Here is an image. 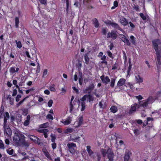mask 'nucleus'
Wrapping results in <instances>:
<instances>
[{
	"label": "nucleus",
	"mask_w": 161,
	"mask_h": 161,
	"mask_svg": "<svg viewBox=\"0 0 161 161\" xmlns=\"http://www.w3.org/2000/svg\"><path fill=\"white\" fill-rule=\"evenodd\" d=\"M13 140V144L16 146L28 147L29 146V143L25 140V136L20 131L15 132Z\"/></svg>",
	"instance_id": "nucleus-1"
},
{
	"label": "nucleus",
	"mask_w": 161,
	"mask_h": 161,
	"mask_svg": "<svg viewBox=\"0 0 161 161\" xmlns=\"http://www.w3.org/2000/svg\"><path fill=\"white\" fill-rule=\"evenodd\" d=\"M101 151L102 152L103 157H105L106 155V154H107L108 158L109 159V161H114V153L111 149L108 148L107 150L106 149H102Z\"/></svg>",
	"instance_id": "nucleus-2"
},
{
	"label": "nucleus",
	"mask_w": 161,
	"mask_h": 161,
	"mask_svg": "<svg viewBox=\"0 0 161 161\" xmlns=\"http://www.w3.org/2000/svg\"><path fill=\"white\" fill-rule=\"evenodd\" d=\"M154 99L152 97H149L147 99L140 101L139 105H138V108L142 107L144 108H146L148 105L150 103H152L154 101Z\"/></svg>",
	"instance_id": "nucleus-3"
},
{
	"label": "nucleus",
	"mask_w": 161,
	"mask_h": 161,
	"mask_svg": "<svg viewBox=\"0 0 161 161\" xmlns=\"http://www.w3.org/2000/svg\"><path fill=\"white\" fill-rule=\"evenodd\" d=\"M125 81L126 80L124 78L120 79L117 83V86L115 87L114 91L115 92L119 91L121 89L120 86L123 85L125 84Z\"/></svg>",
	"instance_id": "nucleus-4"
},
{
	"label": "nucleus",
	"mask_w": 161,
	"mask_h": 161,
	"mask_svg": "<svg viewBox=\"0 0 161 161\" xmlns=\"http://www.w3.org/2000/svg\"><path fill=\"white\" fill-rule=\"evenodd\" d=\"M153 48L156 52V53L161 52L160 50H159L158 45L161 43V42L159 39H155L152 41Z\"/></svg>",
	"instance_id": "nucleus-5"
},
{
	"label": "nucleus",
	"mask_w": 161,
	"mask_h": 161,
	"mask_svg": "<svg viewBox=\"0 0 161 161\" xmlns=\"http://www.w3.org/2000/svg\"><path fill=\"white\" fill-rule=\"evenodd\" d=\"M4 134L5 136H10L12 134V131L9 126L7 125H3Z\"/></svg>",
	"instance_id": "nucleus-6"
},
{
	"label": "nucleus",
	"mask_w": 161,
	"mask_h": 161,
	"mask_svg": "<svg viewBox=\"0 0 161 161\" xmlns=\"http://www.w3.org/2000/svg\"><path fill=\"white\" fill-rule=\"evenodd\" d=\"M95 87V85L93 83L90 84L87 87L83 90V92L85 94H90L92 92L93 90Z\"/></svg>",
	"instance_id": "nucleus-7"
},
{
	"label": "nucleus",
	"mask_w": 161,
	"mask_h": 161,
	"mask_svg": "<svg viewBox=\"0 0 161 161\" xmlns=\"http://www.w3.org/2000/svg\"><path fill=\"white\" fill-rule=\"evenodd\" d=\"M156 64L158 68L160 67L161 64V52L156 53Z\"/></svg>",
	"instance_id": "nucleus-8"
},
{
	"label": "nucleus",
	"mask_w": 161,
	"mask_h": 161,
	"mask_svg": "<svg viewBox=\"0 0 161 161\" xmlns=\"http://www.w3.org/2000/svg\"><path fill=\"white\" fill-rule=\"evenodd\" d=\"M82 98L83 100L86 101L87 100V101H88L89 102L93 101L94 100V98L93 96L89 94L85 95Z\"/></svg>",
	"instance_id": "nucleus-9"
},
{
	"label": "nucleus",
	"mask_w": 161,
	"mask_h": 161,
	"mask_svg": "<svg viewBox=\"0 0 161 161\" xmlns=\"http://www.w3.org/2000/svg\"><path fill=\"white\" fill-rule=\"evenodd\" d=\"M119 37L121 39L122 41L125 43H126L128 46H130V43L128 39L124 35L120 34L119 35Z\"/></svg>",
	"instance_id": "nucleus-10"
},
{
	"label": "nucleus",
	"mask_w": 161,
	"mask_h": 161,
	"mask_svg": "<svg viewBox=\"0 0 161 161\" xmlns=\"http://www.w3.org/2000/svg\"><path fill=\"white\" fill-rule=\"evenodd\" d=\"M138 105L136 103L132 105L129 111L128 112V114L130 115L134 114L136 111V108H138Z\"/></svg>",
	"instance_id": "nucleus-11"
},
{
	"label": "nucleus",
	"mask_w": 161,
	"mask_h": 161,
	"mask_svg": "<svg viewBox=\"0 0 161 161\" xmlns=\"http://www.w3.org/2000/svg\"><path fill=\"white\" fill-rule=\"evenodd\" d=\"M108 24L112 26L114 29H118L121 31H123L122 29L119 26V25L117 23L114 22H112L111 21H109L108 22Z\"/></svg>",
	"instance_id": "nucleus-12"
},
{
	"label": "nucleus",
	"mask_w": 161,
	"mask_h": 161,
	"mask_svg": "<svg viewBox=\"0 0 161 161\" xmlns=\"http://www.w3.org/2000/svg\"><path fill=\"white\" fill-rule=\"evenodd\" d=\"M102 82L105 84H108L110 81V79L108 76H105L104 75H103L100 77Z\"/></svg>",
	"instance_id": "nucleus-13"
},
{
	"label": "nucleus",
	"mask_w": 161,
	"mask_h": 161,
	"mask_svg": "<svg viewBox=\"0 0 161 161\" xmlns=\"http://www.w3.org/2000/svg\"><path fill=\"white\" fill-rule=\"evenodd\" d=\"M38 132L43 133L45 138H46L48 137V133H49V130L45 128L41 129L38 130Z\"/></svg>",
	"instance_id": "nucleus-14"
},
{
	"label": "nucleus",
	"mask_w": 161,
	"mask_h": 161,
	"mask_svg": "<svg viewBox=\"0 0 161 161\" xmlns=\"http://www.w3.org/2000/svg\"><path fill=\"white\" fill-rule=\"evenodd\" d=\"M119 21L121 24L124 26H126L129 24L127 19L124 17L120 18Z\"/></svg>",
	"instance_id": "nucleus-15"
},
{
	"label": "nucleus",
	"mask_w": 161,
	"mask_h": 161,
	"mask_svg": "<svg viewBox=\"0 0 161 161\" xmlns=\"http://www.w3.org/2000/svg\"><path fill=\"white\" fill-rule=\"evenodd\" d=\"M117 34L113 31L111 32H109L108 34L107 38H109L111 37L114 39H115L117 37Z\"/></svg>",
	"instance_id": "nucleus-16"
},
{
	"label": "nucleus",
	"mask_w": 161,
	"mask_h": 161,
	"mask_svg": "<svg viewBox=\"0 0 161 161\" xmlns=\"http://www.w3.org/2000/svg\"><path fill=\"white\" fill-rule=\"evenodd\" d=\"M86 150L87 151L88 154L90 157L91 158L94 157L93 152L91 149V146H87L86 147Z\"/></svg>",
	"instance_id": "nucleus-17"
},
{
	"label": "nucleus",
	"mask_w": 161,
	"mask_h": 161,
	"mask_svg": "<svg viewBox=\"0 0 161 161\" xmlns=\"http://www.w3.org/2000/svg\"><path fill=\"white\" fill-rule=\"evenodd\" d=\"M4 122L3 125H6L7 124V119L9 118V113L8 112H6L4 113Z\"/></svg>",
	"instance_id": "nucleus-18"
},
{
	"label": "nucleus",
	"mask_w": 161,
	"mask_h": 161,
	"mask_svg": "<svg viewBox=\"0 0 161 161\" xmlns=\"http://www.w3.org/2000/svg\"><path fill=\"white\" fill-rule=\"evenodd\" d=\"M80 100H81L80 103L81 106V111H82L85 110L86 107V103L85 101L83 100L82 98H80Z\"/></svg>",
	"instance_id": "nucleus-19"
},
{
	"label": "nucleus",
	"mask_w": 161,
	"mask_h": 161,
	"mask_svg": "<svg viewBox=\"0 0 161 161\" xmlns=\"http://www.w3.org/2000/svg\"><path fill=\"white\" fill-rule=\"evenodd\" d=\"M71 121V118L69 117L65 120L64 119L62 120L61 122L65 125H67L70 124Z\"/></svg>",
	"instance_id": "nucleus-20"
},
{
	"label": "nucleus",
	"mask_w": 161,
	"mask_h": 161,
	"mask_svg": "<svg viewBox=\"0 0 161 161\" xmlns=\"http://www.w3.org/2000/svg\"><path fill=\"white\" fill-rule=\"evenodd\" d=\"M92 24L96 28L99 27V23L98 21L96 18H94L92 20Z\"/></svg>",
	"instance_id": "nucleus-21"
},
{
	"label": "nucleus",
	"mask_w": 161,
	"mask_h": 161,
	"mask_svg": "<svg viewBox=\"0 0 161 161\" xmlns=\"http://www.w3.org/2000/svg\"><path fill=\"white\" fill-rule=\"evenodd\" d=\"M101 59L102 60V61L101 62L100 64H101L102 65L103 64H104L105 65H107L108 63L106 60V56L105 55H103L102 56V57H101Z\"/></svg>",
	"instance_id": "nucleus-22"
},
{
	"label": "nucleus",
	"mask_w": 161,
	"mask_h": 161,
	"mask_svg": "<svg viewBox=\"0 0 161 161\" xmlns=\"http://www.w3.org/2000/svg\"><path fill=\"white\" fill-rule=\"evenodd\" d=\"M30 116L28 115L26 118V120L24 122L23 125L25 126L28 125L30 123Z\"/></svg>",
	"instance_id": "nucleus-23"
},
{
	"label": "nucleus",
	"mask_w": 161,
	"mask_h": 161,
	"mask_svg": "<svg viewBox=\"0 0 161 161\" xmlns=\"http://www.w3.org/2000/svg\"><path fill=\"white\" fill-rule=\"evenodd\" d=\"M111 112L113 113H116L118 111L117 107L114 106H112L110 108Z\"/></svg>",
	"instance_id": "nucleus-24"
},
{
	"label": "nucleus",
	"mask_w": 161,
	"mask_h": 161,
	"mask_svg": "<svg viewBox=\"0 0 161 161\" xmlns=\"http://www.w3.org/2000/svg\"><path fill=\"white\" fill-rule=\"evenodd\" d=\"M88 53H86L84 55V59L85 61V63L86 64H89V58L88 56Z\"/></svg>",
	"instance_id": "nucleus-25"
},
{
	"label": "nucleus",
	"mask_w": 161,
	"mask_h": 161,
	"mask_svg": "<svg viewBox=\"0 0 161 161\" xmlns=\"http://www.w3.org/2000/svg\"><path fill=\"white\" fill-rule=\"evenodd\" d=\"M67 146L68 148L69 149H71L72 148H73V147H76V145L75 143H69L67 144Z\"/></svg>",
	"instance_id": "nucleus-26"
},
{
	"label": "nucleus",
	"mask_w": 161,
	"mask_h": 161,
	"mask_svg": "<svg viewBox=\"0 0 161 161\" xmlns=\"http://www.w3.org/2000/svg\"><path fill=\"white\" fill-rule=\"evenodd\" d=\"M19 22V18L17 17H15V27L16 28H18Z\"/></svg>",
	"instance_id": "nucleus-27"
},
{
	"label": "nucleus",
	"mask_w": 161,
	"mask_h": 161,
	"mask_svg": "<svg viewBox=\"0 0 161 161\" xmlns=\"http://www.w3.org/2000/svg\"><path fill=\"white\" fill-rule=\"evenodd\" d=\"M130 158L129 154V153H126L125 154L124 158V161H129Z\"/></svg>",
	"instance_id": "nucleus-28"
},
{
	"label": "nucleus",
	"mask_w": 161,
	"mask_h": 161,
	"mask_svg": "<svg viewBox=\"0 0 161 161\" xmlns=\"http://www.w3.org/2000/svg\"><path fill=\"white\" fill-rule=\"evenodd\" d=\"M4 109L3 107L2 108L1 107V109L0 111V119H2L4 116Z\"/></svg>",
	"instance_id": "nucleus-29"
},
{
	"label": "nucleus",
	"mask_w": 161,
	"mask_h": 161,
	"mask_svg": "<svg viewBox=\"0 0 161 161\" xmlns=\"http://www.w3.org/2000/svg\"><path fill=\"white\" fill-rule=\"evenodd\" d=\"M136 78L137 81V82L140 83L143 81V79L139 75H137L136 76Z\"/></svg>",
	"instance_id": "nucleus-30"
},
{
	"label": "nucleus",
	"mask_w": 161,
	"mask_h": 161,
	"mask_svg": "<svg viewBox=\"0 0 161 161\" xmlns=\"http://www.w3.org/2000/svg\"><path fill=\"white\" fill-rule=\"evenodd\" d=\"M115 79L111 78V83L110 86L112 87H113L114 86L115 82Z\"/></svg>",
	"instance_id": "nucleus-31"
},
{
	"label": "nucleus",
	"mask_w": 161,
	"mask_h": 161,
	"mask_svg": "<svg viewBox=\"0 0 161 161\" xmlns=\"http://www.w3.org/2000/svg\"><path fill=\"white\" fill-rule=\"evenodd\" d=\"M80 137H75L73 136H71L70 137V140L75 142H76L77 140L79 139Z\"/></svg>",
	"instance_id": "nucleus-32"
},
{
	"label": "nucleus",
	"mask_w": 161,
	"mask_h": 161,
	"mask_svg": "<svg viewBox=\"0 0 161 161\" xmlns=\"http://www.w3.org/2000/svg\"><path fill=\"white\" fill-rule=\"evenodd\" d=\"M50 136L51 138V141L52 142H55V140L56 138V136H55V135L52 133L51 134Z\"/></svg>",
	"instance_id": "nucleus-33"
},
{
	"label": "nucleus",
	"mask_w": 161,
	"mask_h": 161,
	"mask_svg": "<svg viewBox=\"0 0 161 161\" xmlns=\"http://www.w3.org/2000/svg\"><path fill=\"white\" fill-rule=\"evenodd\" d=\"M123 58L124 59V64H126L127 61V58L126 55V54L124 51H123Z\"/></svg>",
	"instance_id": "nucleus-34"
},
{
	"label": "nucleus",
	"mask_w": 161,
	"mask_h": 161,
	"mask_svg": "<svg viewBox=\"0 0 161 161\" xmlns=\"http://www.w3.org/2000/svg\"><path fill=\"white\" fill-rule=\"evenodd\" d=\"M118 2L117 1H115L114 2V6L111 7V9H114L116 7H117L118 6Z\"/></svg>",
	"instance_id": "nucleus-35"
},
{
	"label": "nucleus",
	"mask_w": 161,
	"mask_h": 161,
	"mask_svg": "<svg viewBox=\"0 0 161 161\" xmlns=\"http://www.w3.org/2000/svg\"><path fill=\"white\" fill-rule=\"evenodd\" d=\"M15 42L17 44V46L19 48H21L22 47V45L21 42L17 41V40L15 41Z\"/></svg>",
	"instance_id": "nucleus-36"
},
{
	"label": "nucleus",
	"mask_w": 161,
	"mask_h": 161,
	"mask_svg": "<svg viewBox=\"0 0 161 161\" xmlns=\"http://www.w3.org/2000/svg\"><path fill=\"white\" fill-rule=\"evenodd\" d=\"M33 142L36 143L38 144H40V140L39 138L37 137H36V138L35 139Z\"/></svg>",
	"instance_id": "nucleus-37"
},
{
	"label": "nucleus",
	"mask_w": 161,
	"mask_h": 161,
	"mask_svg": "<svg viewBox=\"0 0 161 161\" xmlns=\"http://www.w3.org/2000/svg\"><path fill=\"white\" fill-rule=\"evenodd\" d=\"M0 148L4 149L5 148V147L4 143L1 140H0Z\"/></svg>",
	"instance_id": "nucleus-38"
},
{
	"label": "nucleus",
	"mask_w": 161,
	"mask_h": 161,
	"mask_svg": "<svg viewBox=\"0 0 161 161\" xmlns=\"http://www.w3.org/2000/svg\"><path fill=\"white\" fill-rule=\"evenodd\" d=\"M42 4L45 5H47V0H38Z\"/></svg>",
	"instance_id": "nucleus-39"
},
{
	"label": "nucleus",
	"mask_w": 161,
	"mask_h": 161,
	"mask_svg": "<svg viewBox=\"0 0 161 161\" xmlns=\"http://www.w3.org/2000/svg\"><path fill=\"white\" fill-rule=\"evenodd\" d=\"M83 117H81L79 118V121L78 122V126L80 125L83 123Z\"/></svg>",
	"instance_id": "nucleus-40"
},
{
	"label": "nucleus",
	"mask_w": 161,
	"mask_h": 161,
	"mask_svg": "<svg viewBox=\"0 0 161 161\" xmlns=\"http://www.w3.org/2000/svg\"><path fill=\"white\" fill-rule=\"evenodd\" d=\"M130 41L133 44H135L136 42H135V38L133 36H131L130 37Z\"/></svg>",
	"instance_id": "nucleus-41"
},
{
	"label": "nucleus",
	"mask_w": 161,
	"mask_h": 161,
	"mask_svg": "<svg viewBox=\"0 0 161 161\" xmlns=\"http://www.w3.org/2000/svg\"><path fill=\"white\" fill-rule=\"evenodd\" d=\"M55 86L54 84H53L51 86H50V90L53 92H54L55 91V89L54 87Z\"/></svg>",
	"instance_id": "nucleus-42"
},
{
	"label": "nucleus",
	"mask_w": 161,
	"mask_h": 161,
	"mask_svg": "<svg viewBox=\"0 0 161 161\" xmlns=\"http://www.w3.org/2000/svg\"><path fill=\"white\" fill-rule=\"evenodd\" d=\"M139 15L143 20H145L146 19V17L144 15V14L143 13H140L139 14Z\"/></svg>",
	"instance_id": "nucleus-43"
},
{
	"label": "nucleus",
	"mask_w": 161,
	"mask_h": 161,
	"mask_svg": "<svg viewBox=\"0 0 161 161\" xmlns=\"http://www.w3.org/2000/svg\"><path fill=\"white\" fill-rule=\"evenodd\" d=\"M74 130L73 129L68 128L66 130V133L67 134L71 133L73 132Z\"/></svg>",
	"instance_id": "nucleus-44"
},
{
	"label": "nucleus",
	"mask_w": 161,
	"mask_h": 161,
	"mask_svg": "<svg viewBox=\"0 0 161 161\" xmlns=\"http://www.w3.org/2000/svg\"><path fill=\"white\" fill-rule=\"evenodd\" d=\"M10 72L11 73L14 74L16 72L15 69L14 67H12L10 69Z\"/></svg>",
	"instance_id": "nucleus-45"
},
{
	"label": "nucleus",
	"mask_w": 161,
	"mask_h": 161,
	"mask_svg": "<svg viewBox=\"0 0 161 161\" xmlns=\"http://www.w3.org/2000/svg\"><path fill=\"white\" fill-rule=\"evenodd\" d=\"M69 108H70V110L69 112L70 113H72V111L73 109V105L72 104V103L71 102H70L69 104Z\"/></svg>",
	"instance_id": "nucleus-46"
},
{
	"label": "nucleus",
	"mask_w": 161,
	"mask_h": 161,
	"mask_svg": "<svg viewBox=\"0 0 161 161\" xmlns=\"http://www.w3.org/2000/svg\"><path fill=\"white\" fill-rule=\"evenodd\" d=\"M134 6H133V8L136 11H140V9L139 7V6L137 5H135L134 4Z\"/></svg>",
	"instance_id": "nucleus-47"
},
{
	"label": "nucleus",
	"mask_w": 161,
	"mask_h": 161,
	"mask_svg": "<svg viewBox=\"0 0 161 161\" xmlns=\"http://www.w3.org/2000/svg\"><path fill=\"white\" fill-rule=\"evenodd\" d=\"M119 64L118 63H115L113 65L112 69H116L118 67Z\"/></svg>",
	"instance_id": "nucleus-48"
},
{
	"label": "nucleus",
	"mask_w": 161,
	"mask_h": 161,
	"mask_svg": "<svg viewBox=\"0 0 161 161\" xmlns=\"http://www.w3.org/2000/svg\"><path fill=\"white\" fill-rule=\"evenodd\" d=\"M14 150L13 149H11L9 150H7V153L9 155H12L13 154Z\"/></svg>",
	"instance_id": "nucleus-49"
},
{
	"label": "nucleus",
	"mask_w": 161,
	"mask_h": 161,
	"mask_svg": "<svg viewBox=\"0 0 161 161\" xmlns=\"http://www.w3.org/2000/svg\"><path fill=\"white\" fill-rule=\"evenodd\" d=\"M48 123H45L44 124H43L40 125V127L41 128H45L47 127L48 126Z\"/></svg>",
	"instance_id": "nucleus-50"
},
{
	"label": "nucleus",
	"mask_w": 161,
	"mask_h": 161,
	"mask_svg": "<svg viewBox=\"0 0 161 161\" xmlns=\"http://www.w3.org/2000/svg\"><path fill=\"white\" fill-rule=\"evenodd\" d=\"M28 97H25L24 98L23 100H22L21 101H20L18 103V104H17V106H19L20 105L24 102V101L25 100V99L27 98Z\"/></svg>",
	"instance_id": "nucleus-51"
},
{
	"label": "nucleus",
	"mask_w": 161,
	"mask_h": 161,
	"mask_svg": "<svg viewBox=\"0 0 161 161\" xmlns=\"http://www.w3.org/2000/svg\"><path fill=\"white\" fill-rule=\"evenodd\" d=\"M53 103V101L52 100H50L48 103V106L50 107H51Z\"/></svg>",
	"instance_id": "nucleus-52"
},
{
	"label": "nucleus",
	"mask_w": 161,
	"mask_h": 161,
	"mask_svg": "<svg viewBox=\"0 0 161 161\" xmlns=\"http://www.w3.org/2000/svg\"><path fill=\"white\" fill-rule=\"evenodd\" d=\"M28 137L31 140H32L33 141L36 138V136H33V135H29Z\"/></svg>",
	"instance_id": "nucleus-53"
},
{
	"label": "nucleus",
	"mask_w": 161,
	"mask_h": 161,
	"mask_svg": "<svg viewBox=\"0 0 161 161\" xmlns=\"http://www.w3.org/2000/svg\"><path fill=\"white\" fill-rule=\"evenodd\" d=\"M37 64L38 66H37V70H36V73H39L40 72V66L38 63Z\"/></svg>",
	"instance_id": "nucleus-54"
},
{
	"label": "nucleus",
	"mask_w": 161,
	"mask_h": 161,
	"mask_svg": "<svg viewBox=\"0 0 161 161\" xmlns=\"http://www.w3.org/2000/svg\"><path fill=\"white\" fill-rule=\"evenodd\" d=\"M47 69H45L44 70L43 73V75L42 76V77H45V76L47 75Z\"/></svg>",
	"instance_id": "nucleus-55"
},
{
	"label": "nucleus",
	"mask_w": 161,
	"mask_h": 161,
	"mask_svg": "<svg viewBox=\"0 0 161 161\" xmlns=\"http://www.w3.org/2000/svg\"><path fill=\"white\" fill-rule=\"evenodd\" d=\"M79 80H83L82 74V73L80 72H79Z\"/></svg>",
	"instance_id": "nucleus-56"
},
{
	"label": "nucleus",
	"mask_w": 161,
	"mask_h": 161,
	"mask_svg": "<svg viewBox=\"0 0 161 161\" xmlns=\"http://www.w3.org/2000/svg\"><path fill=\"white\" fill-rule=\"evenodd\" d=\"M21 96L20 95H19V94H18V95L16 97V102H18L19 100V99L20 98H21Z\"/></svg>",
	"instance_id": "nucleus-57"
},
{
	"label": "nucleus",
	"mask_w": 161,
	"mask_h": 161,
	"mask_svg": "<svg viewBox=\"0 0 161 161\" xmlns=\"http://www.w3.org/2000/svg\"><path fill=\"white\" fill-rule=\"evenodd\" d=\"M107 53L108 55L111 58H113V54L111 53V52H110L109 51H108L107 52Z\"/></svg>",
	"instance_id": "nucleus-58"
},
{
	"label": "nucleus",
	"mask_w": 161,
	"mask_h": 161,
	"mask_svg": "<svg viewBox=\"0 0 161 161\" xmlns=\"http://www.w3.org/2000/svg\"><path fill=\"white\" fill-rule=\"evenodd\" d=\"M92 79H89V78H85L84 79V83L86 84L87 83L89 82V80H91Z\"/></svg>",
	"instance_id": "nucleus-59"
},
{
	"label": "nucleus",
	"mask_w": 161,
	"mask_h": 161,
	"mask_svg": "<svg viewBox=\"0 0 161 161\" xmlns=\"http://www.w3.org/2000/svg\"><path fill=\"white\" fill-rule=\"evenodd\" d=\"M69 152L72 154H74L75 153V151L74 148H72L69 150Z\"/></svg>",
	"instance_id": "nucleus-60"
},
{
	"label": "nucleus",
	"mask_w": 161,
	"mask_h": 161,
	"mask_svg": "<svg viewBox=\"0 0 161 161\" xmlns=\"http://www.w3.org/2000/svg\"><path fill=\"white\" fill-rule=\"evenodd\" d=\"M17 93V91L16 89H14L13 90L12 96H14L16 95Z\"/></svg>",
	"instance_id": "nucleus-61"
},
{
	"label": "nucleus",
	"mask_w": 161,
	"mask_h": 161,
	"mask_svg": "<svg viewBox=\"0 0 161 161\" xmlns=\"http://www.w3.org/2000/svg\"><path fill=\"white\" fill-rule=\"evenodd\" d=\"M44 154L45 156L47 157L48 159H50L51 158V156H50V155L49 153L47 152H45Z\"/></svg>",
	"instance_id": "nucleus-62"
},
{
	"label": "nucleus",
	"mask_w": 161,
	"mask_h": 161,
	"mask_svg": "<svg viewBox=\"0 0 161 161\" xmlns=\"http://www.w3.org/2000/svg\"><path fill=\"white\" fill-rule=\"evenodd\" d=\"M53 143L52 144V147L53 149H55L57 146L56 144L54 142H53Z\"/></svg>",
	"instance_id": "nucleus-63"
},
{
	"label": "nucleus",
	"mask_w": 161,
	"mask_h": 161,
	"mask_svg": "<svg viewBox=\"0 0 161 161\" xmlns=\"http://www.w3.org/2000/svg\"><path fill=\"white\" fill-rule=\"evenodd\" d=\"M46 117L47 118L51 119H53V116L50 114H48L47 115Z\"/></svg>",
	"instance_id": "nucleus-64"
}]
</instances>
